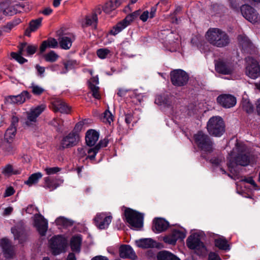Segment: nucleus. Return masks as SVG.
<instances>
[{"label":"nucleus","mask_w":260,"mask_h":260,"mask_svg":"<svg viewBox=\"0 0 260 260\" xmlns=\"http://www.w3.org/2000/svg\"><path fill=\"white\" fill-rule=\"evenodd\" d=\"M228 167L231 173L236 171L237 166H247L250 162V152L242 142L237 141L235 147L229 154Z\"/></svg>","instance_id":"1"},{"label":"nucleus","mask_w":260,"mask_h":260,"mask_svg":"<svg viewBox=\"0 0 260 260\" xmlns=\"http://www.w3.org/2000/svg\"><path fill=\"white\" fill-rule=\"evenodd\" d=\"M156 10V6H153L149 10L144 11L139 10L134 12L113 26L110 31V34L114 36L118 34L139 16L140 19L143 22H146L149 19H152L155 16Z\"/></svg>","instance_id":"2"},{"label":"nucleus","mask_w":260,"mask_h":260,"mask_svg":"<svg viewBox=\"0 0 260 260\" xmlns=\"http://www.w3.org/2000/svg\"><path fill=\"white\" fill-rule=\"evenodd\" d=\"M206 41L217 48H223L229 45L230 39L228 34L218 28H210L205 34Z\"/></svg>","instance_id":"3"},{"label":"nucleus","mask_w":260,"mask_h":260,"mask_svg":"<svg viewBox=\"0 0 260 260\" xmlns=\"http://www.w3.org/2000/svg\"><path fill=\"white\" fill-rule=\"evenodd\" d=\"M207 129L211 135L221 136L224 132V124L222 119L219 116L211 118L207 124Z\"/></svg>","instance_id":"4"},{"label":"nucleus","mask_w":260,"mask_h":260,"mask_svg":"<svg viewBox=\"0 0 260 260\" xmlns=\"http://www.w3.org/2000/svg\"><path fill=\"white\" fill-rule=\"evenodd\" d=\"M124 215L126 221L133 228L139 229L143 226V214L128 208L125 209Z\"/></svg>","instance_id":"5"},{"label":"nucleus","mask_w":260,"mask_h":260,"mask_svg":"<svg viewBox=\"0 0 260 260\" xmlns=\"http://www.w3.org/2000/svg\"><path fill=\"white\" fill-rule=\"evenodd\" d=\"M194 142L202 151L211 152L213 150V142L210 137L202 132H199L193 136Z\"/></svg>","instance_id":"6"},{"label":"nucleus","mask_w":260,"mask_h":260,"mask_svg":"<svg viewBox=\"0 0 260 260\" xmlns=\"http://www.w3.org/2000/svg\"><path fill=\"white\" fill-rule=\"evenodd\" d=\"M46 106L44 104L32 107L26 112L25 124L28 126H33L37 121L38 117L45 110Z\"/></svg>","instance_id":"7"},{"label":"nucleus","mask_w":260,"mask_h":260,"mask_svg":"<svg viewBox=\"0 0 260 260\" xmlns=\"http://www.w3.org/2000/svg\"><path fill=\"white\" fill-rule=\"evenodd\" d=\"M246 61L247 63L245 71L246 75L253 79L259 77L260 68L257 61L250 57H247Z\"/></svg>","instance_id":"8"},{"label":"nucleus","mask_w":260,"mask_h":260,"mask_svg":"<svg viewBox=\"0 0 260 260\" xmlns=\"http://www.w3.org/2000/svg\"><path fill=\"white\" fill-rule=\"evenodd\" d=\"M242 16L252 23H256L260 21V16L257 11L252 7L248 5H243L240 8Z\"/></svg>","instance_id":"9"},{"label":"nucleus","mask_w":260,"mask_h":260,"mask_svg":"<svg viewBox=\"0 0 260 260\" xmlns=\"http://www.w3.org/2000/svg\"><path fill=\"white\" fill-rule=\"evenodd\" d=\"M186 244L189 249L194 250L198 254L204 253L206 251L203 243L197 235L190 236L187 240Z\"/></svg>","instance_id":"10"},{"label":"nucleus","mask_w":260,"mask_h":260,"mask_svg":"<svg viewBox=\"0 0 260 260\" xmlns=\"http://www.w3.org/2000/svg\"><path fill=\"white\" fill-rule=\"evenodd\" d=\"M112 216L110 213H98L94 218L95 225L101 230L108 228L111 222Z\"/></svg>","instance_id":"11"},{"label":"nucleus","mask_w":260,"mask_h":260,"mask_svg":"<svg viewBox=\"0 0 260 260\" xmlns=\"http://www.w3.org/2000/svg\"><path fill=\"white\" fill-rule=\"evenodd\" d=\"M171 79L173 85L177 86H183L188 81L187 74L182 70H176L171 73Z\"/></svg>","instance_id":"12"},{"label":"nucleus","mask_w":260,"mask_h":260,"mask_svg":"<svg viewBox=\"0 0 260 260\" xmlns=\"http://www.w3.org/2000/svg\"><path fill=\"white\" fill-rule=\"evenodd\" d=\"M64 244L65 238L59 235L53 237L49 241L50 248L54 255H57L62 251Z\"/></svg>","instance_id":"13"},{"label":"nucleus","mask_w":260,"mask_h":260,"mask_svg":"<svg viewBox=\"0 0 260 260\" xmlns=\"http://www.w3.org/2000/svg\"><path fill=\"white\" fill-rule=\"evenodd\" d=\"M186 236V232L183 229H173L171 233L164 238L165 243L174 245L177 240H182Z\"/></svg>","instance_id":"14"},{"label":"nucleus","mask_w":260,"mask_h":260,"mask_svg":"<svg viewBox=\"0 0 260 260\" xmlns=\"http://www.w3.org/2000/svg\"><path fill=\"white\" fill-rule=\"evenodd\" d=\"M217 103L224 108H230L235 106L237 101L236 98L230 94H222L217 98Z\"/></svg>","instance_id":"15"},{"label":"nucleus","mask_w":260,"mask_h":260,"mask_svg":"<svg viewBox=\"0 0 260 260\" xmlns=\"http://www.w3.org/2000/svg\"><path fill=\"white\" fill-rule=\"evenodd\" d=\"M215 70L218 73L223 75H232L234 72L232 63L222 60L216 62Z\"/></svg>","instance_id":"16"},{"label":"nucleus","mask_w":260,"mask_h":260,"mask_svg":"<svg viewBox=\"0 0 260 260\" xmlns=\"http://www.w3.org/2000/svg\"><path fill=\"white\" fill-rule=\"evenodd\" d=\"M34 225L41 235H45L48 228L47 221L43 216L38 214L35 215Z\"/></svg>","instance_id":"17"},{"label":"nucleus","mask_w":260,"mask_h":260,"mask_svg":"<svg viewBox=\"0 0 260 260\" xmlns=\"http://www.w3.org/2000/svg\"><path fill=\"white\" fill-rule=\"evenodd\" d=\"M31 94L27 91H23L17 95H10L7 97L8 102L12 104H21L31 98Z\"/></svg>","instance_id":"18"},{"label":"nucleus","mask_w":260,"mask_h":260,"mask_svg":"<svg viewBox=\"0 0 260 260\" xmlns=\"http://www.w3.org/2000/svg\"><path fill=\"white\" fill-rule=\"evenodd\" d=\"M152 230L156 233H161L166 230L169 226L168 222L161 218H156L153 222Z\"/></svg>","instance_id":"19"},{"label":"nucleus","mask_w":260,"mask_h":260,"mask_svg":"<svg viewBox=\"0 0 260 260\" xmlns=\"http://www.w3.org/2000/svg\"><path fill=\"white\" fill-rule=\"evenodd\" d=\"M1 245L6 257H11L14 254V247L11 245L7 239H3Z\"/></svg>","instance_id":"20"},{"label":"nucleus","mask_w":260,"mask_h":260,"mask_svg":"<svg viewBox=\"0 0 260 260\" xmlns=\"http://www.w3.org/2000/svg\"><path fill=\"white\" fill-rule=\"evenodd\" d=\"M82 242V238L80 235L73 236L71 240L70 245L71 250L75 252L79 253L80 251L81 246Z\"/></svg>","instance_id":"21"},{"label":"nucleus","mask_w":260,"mask_h":260,"mask_svg":"<svg viewBox=\"0 0 260 260\" xmlns=\"http://www.w3.org/2000/svg\"><path fill=\"white\" fill-rule=\"evenodd\" d=\"M119 255L121 258L135 259L136 257L135 252L128 245H122L120 247Z\"/></svg>","instance_id":"22"},{"label":"nucleus","mask_w":260,"mask_h":260,"mask_svg":"<svg viewBox=\"0 0 260 260\" xmlns=\"http://www.w3.org/2000/svg\"><path fill=\"white\" fill-rule=\"evenodd\" d=\"M99 138V134L94 129H89L86 132L85 141L89 146H94Z\"/></svg>","instance_id":"23"},{"label":"nucleus","mask_w":260,"mask_h":260,"mask_svg":"<svg viewBox=\"0 0 260 260\" xmlns=\"http://www.w3.org/2000/svg\"><path fill=\"white\" fill-rule=\"evenodd\" d=\"M101 13V10L100 8L95 10V13L91 15L87 16L84 21L82 22L83 26H87L94 25L96 24L98 18L97 14Z\"/></svg>","instance_id":"24"},{"label":"nucleus","mask_w":260,"mask_h":260,"mask_svg":"<svg viewBox=\"0 0 260 260\" xmlns=\"http://www.w3.org/2000/svg\"><path fill=\"white\" fill-rule=\"evenodd\" d=\"M57 45L58 42L56 40L52 38H50L42 43L40 47V52H44L47 48H55Z\"/></svg>","instance_id":"25"},{"label":"nucleus","mask_w":260,"mask_h":260,"mask_svg":"<svg viewBox=\"0 0 260 260\" xmlns=\"http://www.w3.org/2000/svg\"><path fill=\"white\" fill-rule=\"evenodd\" d=\"M79 141V136L77 132H72L66 136V147L76 145Z\"/></svg>","instance_id":"26"},{"label":"nucleus","mask_w":260,"mask_h":260,"mask_svg":"<svg viewBox=\"0 0 260 260\" xmlns=\"http://www.w3.org/2000/svg\"><path fill=\"white\" fill-rule=\"evenodd\" d=\"M26 45V43H22L19 47L18 53H11V56L20 63H23L27 61V60L22 56L23 54L24 48Z\"/></svg>","instance_id":"27"},{"label":"nucleus","mask_w":260,"mask_h":260,"mask_svg":"<svg viewBox=\"0 0 260 260\" xmlns=\"http://www.w3.org/2000/svg\"><path fill=\"white\" fill-rule=\"evenodd\" d=\"M1 8L5 15H13L16 14L14 6H11V2L9 0L2 3Z\"/></svg>","instance_id":"28"},{"label":"nucleus","mask_w":260,"mask_h":260,"mask_svg":"<svg viewBox=\"0 0 260 260\" xmlns=\"http://www.w3.org/2000/svg\"><path fill=\"white\" fill-rule=\"evenodd\" d=\"M136 244L139 247L148 248L156 246V243L152 239L147 238L137 241Z\"/></svg>","instance_id":"29"},{"label":"nucleus","mask_w":260,"mask_h":260,"mask_svg":"<svg viewBox=\"0 0 260 260\" xmlns=\"http://www.w3.org/2000/svg\"><path fill=\"white\" fill-rule=\"evenodd\" d=\"M51 108L55 112L64 113L65 112V106L63 101L56 99L52 101L51 103Z\"/></svg>","instance_id":"30"},{"label":"nucleus","mask_w":260,"mask_h":260,"mask_svg":"<svg viewBox=\"0 0 260 260\" xmlns=\"http://www.w3.org/2000/svg\"><path fill=\"white\" fill-rule=\"evenodd\" d=\"M157 260H180L175 255L167 251L159 252L157 255Z\"/></svg>","instance_id":"31"},{"label":"nucleus","mask_w":260,"mask_h":260,"mask_svg":"<svg viewBox=\"0 0 260 260\" xmlns=\"http://www.w3.org/2000/svg\"><path fill=\"white\" fill-rule=\"evenodd\" d=\"M42 176L43 175L40 172L34 173L29 177L28 179L24 182V183L29 186H31L37 183L39 180L41 179Z\"/></svg>","instance_id":"32"},{"label":"nucleus","mask_w":260,"mask_h":260,"mask_svg":"<svg viewBox=\"0 0 260 260\" xmlns=\"http://www.w3.org/2000/svg\"><path fill=\"white\" fill-rule=\"evenodd\" d=\"M215 244L220 249L224 250L230 249V246L228 243V241L223 237L215 239Z\"/></svg>","instance_id":"33"},{"label":"nucleus","mask_w":260,"mask_h":260,"mask_svg":"<svg viewBox=\"0 0 260 260\" xmlns=\"http://www.w3.org/2000/svg\"><path fill=\"white\" fill-rule=\"evenodd\" d=\"M155 103L159 105L168 106L170 105L171 100L170 98L165 95H158L156 96Z\"/></svg>","instance_id":"34"},{"label":"nucleus","mask_w":260,"mask_h":260,"mask_svg":"<svg viewBox=\"0 0 260 260\" xmlns=\"http://www.w3.org/2000/svg\"><path fill=\"white\" fill-rule=\"evenodd\" d=\"M119 6V5L114 0H111L105 4L103 7V10L105 13H109Z\"/></svg>","instance_id":"35"},{"label":"nucleus","mask_w":260,"mask_h":260,"mask_svg":"<svg viewBox=\"0 0 260 260\" xmlns=\"http://www.w3.org/2000/svg\"><path fill=\"white\" fill-rule=\"evenodd\" d=\"M16 128L15 127L10 126L6 131L5 134V139L9 142L13 140L15 136Z\"/></svg>","instance_id":"36"},{"label":"nucleus","mask_w":260,"mask_h":260,"mask_svg":"<svg viewBox=\"0 0 260 260\" xmlns=\"http://www.w3.org/2000/svg\"><path fill=\"white\" fill-rule=\"evenodd\" d=\"M12 232L14 236L15 239L19 240L20 243L24 241L26 238V234L22 231H18L16 229H12Z\"/></svg>","instance_id":"37"},{"label":"nucleus","mask_w":260,"mask_h":260,"mask_svg":"<svg viewBox=\"0 0 260 260\" xmlns=\"http://www.w3.org/2000/svg\"><path fill=\"white\" fill-rule=\"evenodd\" d=\"M2 173L5 175H11L12 174H19L20 171L14 170L12 166L9 164L4 168Z\"/></svg>","instance_id":"38"},{"label":"nucleus","mask_w":260,"mask_h":260,"mask_svg":"<svg viewBox=\"0 0 260 260\" xmlns=\"http://www.w3.org/2000/svg\"><path fill=\"white\" fill-rule=\"evenodd\" d=\"M29 88L31 90L32 93L36 95H40L45 91V89L42 87L34 83L31 84Z\"/></svg>","instance_id":"39"},{"label":"nucleus","mask_w":260,"mask_h":260,"mask_svg":"<svg viewBox=\"0 0 260 260\" xmlns=\"http://www.w3.org/2000/svg\"><path fill=\"white\" fill-rule=\"evenodd\" d=\"M99 150V146H95L93 148H88L86 158H89L90 160L94 159Z\"/></svg>","instance_id":"40"},{"label":"nucleus","mask_w":260,"mask_h":260,"mask_svg":"<svg viewBox=\"0 0 260 260\" xmlns=\"http://www.w3.org/2000/svg\"><path fill=\"white\" fill-rule=\"evenodd\" d=\"M57 35L58 36V41L60 46L62 49H65V34L64 30L60 29L57 31Z\"/></svg>","instance_id":"41"},{"label":"nucleus","mask_w":260,"mask_h":260,"mask_svg":"<svg viewBox=\"0 0 260 260\" xmlns=\"http://www.w3.org/2000/svg\"><path fill=\"white\" fill-rule=\"evenodd\" d=\"M242 106L243 109L247 113H251L253 110V107L249 100L243 99L242 101Z\"/></svg>","instance_id":"42"},{"label":"nucleus","mask_w":260,"mask_h":260,"mask_svg":"<svg viewBox=\"0 0 260 260\" xmlns=\"http://www.w3.org/2000/svg\"><path fill=\"white\" fill-rule=\"evenodd\" d=\"M42 19L39 18L36 20H33L30 22L29 28L31 31H36L38 28H39L41 25Z\"/></svg>","instance_id":"43"},{"label":"nucleus","mask_w":260,"mask_h":260,"mask_svg":"<svg viewBox=\"0 0 260 260\" xmlns=\"http://www.w3.org/2000/svg\"><path fill=\"white\" fill-rule=\"evenodd\" d=\"M75 40V36L72 32H66V50L72 46V43Z\"/></svg>","instance_id":"44"},{"label":"nucleus","mask_w":260,"mask_h":260,"mask_svg":"<svg viewBox=\"0 0 260 260\" xmlns=\"http://www.w3.org/2000/svg\"><path fill=\"white\" fill-rule=\"evenodd\" d=\"M89 87L92 92V96L96 99H101V94L99 92V87L96 85L90 83L89 85Z\"/></svg>","instance_id":"45"},{"label":"nucleus","mask_w":260,"mask_h":260,"mask_svg":"<svg viewBox=\"0 0 260 260\" xmlns=\"http://www.w3.org/2000/svg\"><path fill=\"white\" fill-rule=\"evenodd\" d=\"M58 56L54 51H51L49 53L44 55V58L46 61L48 62H54L58 58Z\"/></svg>","instance_id":"46"},{"label":"nucleus","mask_w":260,"mask_h":260,"mask_svg":"<svg viewBox=\"0 0 260 260\" xmlns=\"http://www.w3.org/2000/svg\"><path fill=\"white\" fill-rule=\"evenodd\" d=\"M45 187L50 189V190L54 189L57 187V185H55L54 180L51 179L49 177H45L44 178Z\"/></svg>","instance_id":"47"},{"label":"nucleus","mask_w":260,"mask_h":260,"mask_svg":"<svg viewBox=\"0 0 260 260\" xmlns=\"http://www.w3.org/2000/svg\"><path fill=\"white\" fill-rule=\"evenodd\" d=\"M110 50L107 48L100 49L96 51L97 55L101 59L106 58L110 54Z\"/></svg>","instance_id":"48"},{"label":"nucleus","mask_w":260,"mask_h":260,"mask_svg":"<svg viewBox=\"0 0 260 260\" xmlns=\"http://www.w3.org/2000/svg\"><path fill=\"white\" fill-rule=\"evenodd\" d=\"M102 120L105 123L110 124L113 120V116L109 110H106L103 114Z\"/></svg>","instance_id":"49"},{"label":"nucleus","mask_w":260,"mask_h":260,"mask_svg":"<svg viewBox=\"0 0 260 260\" xmlns=\"http://www.w3.org/2000/svg\"><path fill=\"white\" fill-rule=\"evenodd\" d=\"M238 41L240 45L243 47H249L250 45V42L246 36L245 35H240L238 38Z\"/></svg>","instance_id":"50"},{"label":"nucleus","mask_w":260,"mask_h":260,"mask_svg":"<svg viewBox=\"0 0 260 260\" xmlns=\"http://www.w3.org/2000/svg\"><path fill=\"white\" fill-rule=\"evenodd\" d=\"M14 7L15 9L16 14L17 13L26 12L28 11L29 9L27 6L25 5V4L23 3L16 4L15 6H14Z\"/></svg>","instance_id":"51"},{"label":"nucleus","mask_w":260,"mask_h":260,"mask_svg":"<svg viewBox=\"0 0 260 260\" xmlns=\"http://www.w3.org/2000/svg\"><path fill=\"white\" fill-rule=\"evenodd\" d=\"M61 170V169L57 167L52 168L47 167L44 169V171H45L46 174L48 175L55 174L58 172H60Z\"/></svg>","instance_id":"52"},{"label":"nucleus","mask_w":260,"mask_h":260,"mask_svg":"<svg viewBox=\"0 0 260 260\" xmlns=\"http://www.w3.org/2000/svg\"><path fill=\"white\" fill-rule=\"evenodd\" d=\"M38 48V46L37 45H27L25 46L24 50H25L27 52V54L28 55H31L34 54L36 52Z\"/></svg>","instance_id":"53"},{"label":"nucleus","mask_w":260,"mask_h":260,"mask_svg":"<svg viewBox=\"0 0 260 260\" xmlns=\"http://www.w3.org/2000/svg\"><path fill=\"white\" fill-rule=\"evenodd\" d=\"M87 148L88 147H81L78 148V151L79 152V154L81 157L86 156L87 157Z\"/></svg>","instance_id":"54"},{"label":"nucleus","mask_w":260,"mask_h":260,"mask_svg":"<svg viewBox=\"0 0 260 260\" xmlns=\"http://www.w3.org/2000/svg\"><path fill=\"white\" fill-rule=\"evenodd\" d=\"M19 121V118L18 117L13 115L11 118V127H15L16 128L18 125V123Z\"/></svg>","instance_id":"55"},{"label":"nucleus","mask_w":260,"mask_h":260,"mask_svg":"<svg viewBox=\"0 0 260 260\" xmlns=\"http://www.w3.org/2000/svg\"><path fill=\"white\" fill-rule=\"evenodd\" d=\"M78 63L75 60H69L66 62V68H72L77 66Z\"/></svg>","instance_id":"56"},{"label":"nucleus","mask_w":260,"mask_h":260,"mask_svg":"<svg viewBox=\"0 0 260 260\" xmlns=\"http://www.w3.org/2000/svg\"><path fill=\"white\" fill-rule=\"evenodd\" d=\"M243 181H244L250 184L251 185H252L253 186V187L254 188H256V184L252 177H248V178H245L243 180Z\"/></svg>","instance_id":"57"},{"label":"nucleus","mask_w":260,"mask_h":260,"mask_svg":"<svg viewBox=\"0 0 260 260\" xmlns=\"http://www.w3.org/2000/svg\"><path fill=\"white\" fill-rule=\"evenodd\" d=\"M14 193V190L13 187H9L5 191V197H9Z\"/></svg>","instance_id":"58"},{"label":"nucleus","mask_w":260,"mask_h":260,"mask_svg":"<svg viewBox=\"0 0 260 260\" xmlns=\"http://www.w3.org/2000/svg\"><path fill=\"white\" fill-rule=\"evenodd\" d=\"M55 222L58 225H64L65 224V218L63 217H60L57 218Z\"/></svg>","instance_id":"59"},{"label":"nucleus","mask_w":260,"mask_h":260,"mask_svg":"<svg viewBox=\"0 0 260 260\" xmlns=\"http://www.w3.org/2000/svg\"><path fill=\"white\" fill-rule=\"evenodd\" d=\"M209 260H221L219 256L215 253H210L209 255Z\"/></svg>","instance_id":"60"},{"label":"nucleus","mask_w":260,"mask_h":260,"mask_svg":"<svg viewBox=\"0 0 260 260\" xmlns=\"http://www.w3.org/2000/svg\"><path fill=\"white\" fill-rule=\"evenodd\" d=\"M108 143V140L106 139H105L103 140H101L99 143L96 145V146H99L100 149L101 147H105L107 146V144Z\"/></svg>","instance_id":"61"},{"label":"nucleus","mask_w":260,"mask_h":260,"mask_svg":"<svg viewBox=\"0 0 260 260\" xmlns=\"http://www.w3.org/2000/svg\"><path fill=\"white\" fill-rule=\"evenodd\" d=\"M36 68L37 70V71L39 75L41 76H43L44 73L45 72V68L43 67H41L39 65L37 64L36 66Z\"/></svg>","instance_id":"62"},{"label":"nucleus","mask_w":260,"mask_h":260,"mask_svg":"<svg viewBox=\"0 0 260 260\" xmlns=\"http://www.w3.org/2000/svg\"><path fill=\"white\" fill-rule=\"evenodd\" d=\"M230 4L232 8L236 12L239 11L238 5L235 1L234 0H230Z\"/></svg>","instance_id":"63"},{"label":"nucleus","mask_w":260,"mask_h":260,"mask_svg":"<svg viewBox=\"0 0 260 260\" xmlns=\"http://www.w3.org/2000/svg\"><path fill=\"white\" fill-rule=\"evenodd\" d=\"M35 210V206L32 205H30L28 206V207L26 208L25 211L26 213L28 214H32Z\"/></svg>","instance_id":"64"}]
</instances>
